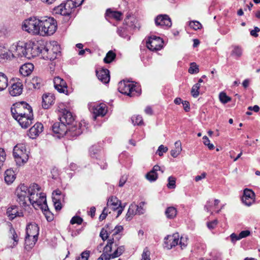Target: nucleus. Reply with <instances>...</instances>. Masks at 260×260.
<instances>
[{
    "instance_id": "f257e3e1",
    "label": "nucleus",
    "mask_w": 260,
    "mask_h": 260,
    "mask_svg": "<svg viewBox=\"0 0 260 260\" xmlns=\"http://www.w3.org/2000/svg\"><path fill=\"white\" fill-rule=\"evenodd\" d=\"M59 47L56 45L54 49L56 50L53 51L49 50L48 46L45 43L41 42L37 44H33L31 45L26 46V53H25V57L28 59L35 57L41 54L42 57L44 59L54 60L56 58L58 49Z\"/></svg>"
},
{
    "instance_id": "f03ea898",
    "label": "nucleus",
    "mask_w": 260,
    "mask_h": 260,
    "mask_svg": "<svg viewBox=\"0 0 260 260\" xmlns=\"http://www.w3.org/2000/svg\"><path fill=\"white\" fill-rule=\"evenodd\" d=\"M52 130L54 133L59 134V137L67 135L68 137L73 138L81 135L83 131V128L82 123L79 124L78 128L75 125L67 127V125L60 121L53 124Z\"/></svg>"
},
{
    "instance_id": "7ed1b4c3",
    "label": "nucleus",
    "mask_w": 260,
    "mask_h": 260,
    "mask_svg": "<svg viewBox=\"0 0 260 260\" xmlns=\"http://www.w3.org/2000/svg\"><path fill=\"white\" fill-rule=\"evenodd\" d=\"M117 246V244L114 243L113 238L109 239L104 248L103 253L98 260H110L120 256L124 251L125 248L124 246Z\"/></svg>"
},
{
    "instance_id": "20e7f679",
    "label": "nucleus",
    "mask_w": 260,
    "mask_h": 260,
    "mask_svg": "<svg viewBox=\"0 0 260 260\" xmlns=\"http://www.w3.org/2000/svg\"><path fill=\"white\" fill-rule=\"evenodd\" d=\"M41 188L36 183L30 185L29 203L36 209L47 208L46 196L40 192Z\"/></svg>"
},
{
    "instance_id": "39448f33",
    "label": "nucleus",
    "mask_w": 260,
    "mask_h": 260,
    "mask_svg": "<svg viewBox=\"0 0 260 260\" xmlns=\"http://www.w3.org/2000/svg\"><path fill=\"white\" fill-rule=\"evenodd\" d=\"M84 0H68L53 9V13L62 16H69L73 9L80 6Z\"/></svg>"
},
{
    "instance_id": "423d86ee",
    "label": "nucleus",
    "mask_w": 260,
    "mask_h": 260,
    "mask_svg": "<svg viewBox=\"0 0 260 260\" xmlns=\"http://www.w3.org/2000/svg\"><path fill=\"white\" fill-rule=\"evenodd\" d=\"M40 36H50L53 35L57 29V22L52 17H44L41 18Z\"/></svg>"
},
{
    "instance_id": "0eeeda50",
    "label": "nucleus",
    "mask_w": 260,
    "mask_h": 260,
    "mask_svg": "<svg viewBox=\"0 0 260 260\" xmlns=\"http://www.w3.org/2000/svg\"><path fill=\"white\" fill-rule=\"evenodd\" d=\"M30 186L27 187L24 184L19 185L15 190L16 201L20 206H26L29 203Z\"/></svg>"
},
{
    "instance_id": "6e6552de",
    "label": "nucleus",
    "mask_w": 260,
    "mask_h": 260,
    "mask_svg": "<svg viewBox=\"0 0 260 260\" xmlns=\"http://www.w3.org/2000/svg\"><path fill=\"white\" fill-rule=\"evenodd\" d=\"M40 22L39 19L36 17H30L25 20L22 25V28L23 30L34 35H40Z\"/></svg>"
},
{
    "instance_id": "1a4fd4ad",
    "label": "nucleus",
    "mask_w": 260,
    "mask_h": 260,
    "mask_svg": "<svg viewBox=\"0 0 260 260\" xmlns=\"http://www.w3.org/2000/svg\"><path fill=\"white\" fill-rule=\"evenodd\" d=\"M13 154L17 166H22L28 161V155L23 144H17L14 147Z\"/></svg>"
},
{
    "instance_id": "9d476101",
    "label": "nucleus",
    "mask_w": 260,
    "mask_h": 260,
    "mask_svg": "<svg viewBox=\"0 0 260 260\" xmlns=\"http://www.w3.org/2000/svg\"><path fill=\"white\" fill-rule=\"evenodd\" d=\"M11 111L14 118L22 116V115H31V112H32L31 106L24 102L13 104Z\"/></svg>"
},
{
    "instance_id": "9b49d317",
    "label": "nucleus",
    "mask_w": 260,
    "mask_h": 260,
    "mask_svg": "<svg viewBox=\"0 0 260 260\" xmlns=\"http://www.w3.org/2000/svg\"><path fill=\"white\" fill-rule=\"evenodd\" d=\"M118 89L120 93L128 95L130 97L139 94V92L136 89V86L129 82L120 81L118 83Z\"/></svg>"
},
{
    "instance_id": "f8f14e48",
    "label": "nucleus",
    "mask_w": 260,
    "mask_h": 260,
    "mask_svg": "<svg viewBox=\"0 0 260 260\" xmlns=\"http://www.w3.org/2000/svg\"><path fill=\"white\" fill-rule=\"evenodd\" d=\"M59 119L60 121L67 125V127L72 126L74 125H77V127H78L79 123L82 124L83 131L86 127V122L85 121H82L81 122L77 123L75 121L74 117L73 116L72 113L67 110H65L63 112V114L61 117H60Z\"/></svg>"
},
{
    "instance_id": "ddd939ff",
    "label": "nucleus",
    "mask_w": 260,
    "mask_h": 260,
    "mask_svg": "<svg viewBox=\"0 0 260 260\" xmlns=\"http://www.w3.org/2000/svg\"><path fill=\"white\" fill-rule=\"evenodd\" d=\"M163 40L159 37L155 36L149 37L146 42V46L148 49L151 51L160 50L162 47Z\"/></svg>"
},
{
    "instance_id": "4468645a",
    "label": "nucleus",
    "mask_w": 260,
    "mask_h": 260,
    "mask_svg": "<svg viewBox=\"0 0 260 260\" xmlns=\"http://www.w3.org/2000/svg\"><path fill=\"white\" fill-rule=\"evenodd\" d=\"M255 194L254 192L249 189L246 188L244 190L242 201L243 204L247 206H251L254 202Z\"/></svg>"
},
{
    "instance_id": "2eb2a0df",
    "label": "nucleus",
    "mask_w": 260,
    "mask_h": 260,
    "mask_svg": "<svg viewBox=\"0 0 260 260\" xmlns=\"http://www.w3.org/2000/svg\"><path fill=\"white\" fill-rule=\"evenodd\" d=\"M11 51L13 57H25L26 53V46L13 44L11 46Z\"/></svg>"
},
{
    "instance_id": "dca6fc26",
    "label": "nucleus",
    "mask_w": 260,
    "mask_h": 260,
    "mask_svg": "<svg viewBox=\"0 0 260 260\" xmlns=\"http://www.w3.org/2000/svg\"><path fill=\"white\" fill-rule=\"evenodd\" d=\"M165 247L170 249L179 244V236L178 233L168 236L165 238Z\"/></svg>"
},
{
    "instance_id": "f3484780",
    "label": "nucleus",
    "mask_w": 260,
    "mask_h": 260,
    "mask_svg": "<svg viewBox=\"0 0 260 260\" xmlns=\"http://www.w3.org/2000/svg\"><path fill=\"white\" fill-rule=\"evenodd\" d=\"M155 23L156 26L161 27H170L172 25L170 18L167 15H159L155 19Z\"/></svg>"
},
{
    "instance_id": "a211bd4d",
    "label": "nucleus",
    "mask_w": 260,
    "mask_h": 260,
    "mask_svg": "<svg viewBox=\"0 0 260 260\" xmlns=\"http://www.w3.org/2000/svg\"><path fill=\"white\" fill-rule=\"evenodd\" d=\"M92 111L95 117L96 116H104L107 112V106L105 104H94L91 108H89Z\"/></svg>"
},
{
    "instance_id": "6ab92c4d",
    "label": "nucleus",
    "mask_w": 260,
    "mask_h": 260,
    "mask_svg": "<svg viewBox=\"0 0 260 260\" xmlns=\"http://www.w3.org/2000/svg\"><path fill=\"white\" fill-rule=\"evenodd\" d=\"M55 88L60 93L67 92V85L66 81L60 77H55L53 80Z\"/></svg>"
},
{
    "instance_id": "aec40b11",
    "label": "nucleus",
    "mask_w": 260,
    "mask_h": 260,
    "mask_svg": "<svg viewBox=\"0 0 260 260\" xmlns=\"http://www.w3.org/2000/svg\"><path fill=\"white\" fill-rule=\"evenodd\" d=\"M14 119L19 122V124L22 128H26L32 123L33 113L31 112V115H22V116L18 117Z\"/></svg>"
},
{
    "instance_id": "412c9836",
    "label": "nucleus",
    "mask_w": 260,
    "mask_h": 260,
    "mask_svg": "<svg viewBox=\"0 0 260 260\" xmlns=\"http://www.w3.org/2000/svg\"><path fill=\"white\" fill-rule=\"evenodd\" d=\"M9 93L13 96H18L22 93L23 84L20 80L14 83L9 88Z\"/></svg>"
},
{
    "instance_id": "4be33fe9",
    "label": "nucleus",
    "mask_w": 260,
    "mask_h": 260,
    "mask_svg": "<svg viewBox=\"0 0 260 260\" xmlns=\"http://www.w3.org/2000/svg\"><path fill=\"white\" fill-rule=\"evenodd\" d=\"M52 201L54 203L55 208L56 210H60L61 209V199L63 198L64 195L59 189H56L52 192Z\"/></svg>"
},
{
    "instance_id": "5701e85b",
    "label": "nucleus",
    "mask_w": 260,
    "mask_h": 260,
    "mask_svg": "<svg viewBox=\"0 0 260 260\" xmlns=\"http://www.w3.org/2000/svg\"><path fill=\"white\" fill-rule=\"evenodd\" d=\"M55 101V96L52 93H45L42 96V107L45 109H49Z\"/></svg>"
},
{
    "instance_id": "b1692460",
    "label": "nucleus",
    "mask_w": 260,
    "mask_h": 260,
    "mask_svg": "<svg viewBox=\"0 0 260 260\" xmlns=\"http://www.w3.org/2000/svg\"><path fill=\"white\" fill-rule=\"evenodd\" d=\"M43 126L41 123H36L28 132V136L31 139H35L43 131Z\"/></svg>"
},
{
    "instance_id": "393cba45",
    "label": "nucleus",
    "mask_w": 260,
    "mask_h": 260,
    "mask_svg": "<svg viewBox=\"0 0 260 260\" xmlns=\"http://www.w3.org/2000/svg\"><path fill=\"white\" fill-rule=\"evenodd\" d=\"M39 233V228L37 224L30 223L26 226V236L38 239Z\"/></svg>"
},
{
    "instance_id": "a878e982",
    "label": "nucleus",
    "mask_w": 260,
    "mask_h": 260,
    "mask_svg": "<svg viewBox=\"0 0 260 260\" xmlns=\"http://www.w3.org/2000/svg\"><path fill=\"white\" fill-rule=\"evenodd\" d=\"M96 75L99 80L104 83H108L110 81L109 71L108 69L96 70Z\"/></svg>"
},
{
    "instance_id": "bb28decb",
    "label": "nucleus",
    "mask_w": 260,
    "mask_h": 260,
    "mask_svg": "<svg viewBox=\"0 0 260 260\" xmlns=\"http://www.w3.org/2000/svg\"><path fill=\"white\" fill-rule=\"evenodd\" d=\"M122 13L119 11H113L111 9H108L105 13V18L107 20L114 19L119 21L122 18Z\"/></svg>"
},
{
    "instance_id": "cd10ccee",
    "label": "nucleus",
    "mask_w": 260,
    "mask_h": 260,
    "mask_svg": "<svg viewBox=\"0 0 260 260\" xmlns=\"http://www.w3.org/2000/svg\"><path fill=\"white\" fill-rule=\"evenodd\" d=\"M34 69V65L31 63H27L23 64L19 69L20 73L23 76L29 75Z\"/></svg>"
},
{
    "instance_id": "c85d7f7f",
    "label": "nucleus",
    "mask_w": 260,
    "mask_h": 260,
    "mask_svg": "<svg viewBox=\"0 0 260 260\" xmlns=\"http://www.w3.org/2000/svg\"><path fill=\"white\" fill-rule=\"evenodd\" d=\"M16 179V174L12 169H7L4 174V179L5 182L10 185L12 184Z\"/></svg>"
},
{
    "instance_id": "c756f323",
    "label": "nucleus",
    "mask_w": 260,
    "mask_h": 260,
    "mask_svg": "<svg viewBox=\"0 0 260 260\" xmlns=\"http://www.w3.org/2000/svg\"><path fill=\"white\" fill-rule=\"evenodd\" d=\"M22 213L18 211V207L16 206H11L7 210V215L10 220L14 219L17 216H20Z\"/></svg>"
},
{
    "instance_id": "7c9ffc66",
    "label": "nucleus",
    "mask_w": 260,
    "mask_h": 260,
    "mask_svg": "<svg viewBox=\"0 0 260 260\" xmlns=\"http://www.w3.org/2000/svg\"><path fill=\"white\" fill-rule=\"evenodd\" d=\"M243 52V49L241 46L238 45H233L232 46L231 55L235 59H238L240 58L242 56Z\"/></svg>"
},
{
    "instance_id": "2f4dec72",
    "label": "nucleus",
    "mask_w": 260,
    "mask_h": 260,
    "mask_svg": "<svg viewBox=\"0 0 260 260\" xmlns=\"http://www.w3.org/2000/svg\"><path fill=\"white\" fill-rule=\"evenodd\" d=\"M121 205V201L115 196L109 198L107 202V206L112 207L114 210L118 209Z\"/></svg>"
},
{
    "instance_id": "473e14b6",
    "label": "nucleus",
    "mask_w": 260,
    "mask_h": 260,
    "mask_svg": "<svg viewBox=\"0 0 260 260\" xmlns=\"http://www.w3.org/2000/svg\"><path fill=\"white\" fill-rule=\"evenodd\" d=\"M11 56H12L11 49L9 50L4 46H0V61L10 58Z\"/></svg>"
},
{
    "instance_id": "72a5a7b5",
    "label": "nucleus",
    "mask_w": 260,
    "mask_h": 260,
    "mask_svg": "<svg viewBox=\"0 0 260 260\" xmlns=\"http://www.w3.org/2000/svg\"><path fill=\"white\" fill-rule=\"evenodd\" d=\"M136 204L135 203L131 204L125 216V219L126 220H131L134 215L137 214V213L136 212Z\"/></svg>"
},
{
    "instance_id": "f704fd0d",
    "label": "nucleus",
    "mask_w": 260,
    "mask_h": 260,
    "mask_svg": "<svg viewBox=\"0 0 260 260\" xmlns=\"http://www.w3.org/2000/svg\"><path fill=\"white\" fill-rule=\"evenodd\" d=\"M8 85V79L3 73L0 72V91L5 90Z\"/></svg>"
},
{
    "instance_id": "c9c22d12",
    "label": "nucleus",
    "mask_w": 260,
    "mask_h": 260,
    "mask_svg": "<svg viewBox=\"0 0 260 260\" xmlns=\"http://www.w3.org/2000/svg\"><path fill=\"white\" fill-rule=\"evenodd\" d=\"M175 149L171 151V155L173 157H177L182 151L181 143L180 141H177L175 143Z\"/></svg>"
},
{
    "instance_id": "e433bc0d",
    "label": "nucleus",
    "mask_w": 260,
    "mask_h": 260,
    "mask_svg": "<svg viewBox=\"0 0 260 260\" xmlns=\"http://www.w3.org/2000/svg\"><path fill=\"white\" fill-rule=\"evenodd\" d=\"M177 209L174 207H168L165 211V215L168 219H173L177 215Z\"/></svg>"
},
{
    "instance_id": "4c0bfd02",
    "label": "nucleus",
    "mask_w": 260,
    "mask_h": 260,
    "mask_svg": "<svg viewBox=\"0 0 260 260\" xmlns=\"http://www.w3.org/2000/svg\"><path fill=\"white\" fill-rule=\"evenodd\" d=\"M38 239L26 236L25 239V248L31 249L35 245Z\"/></svg>"
},
{
    "instance_id": "58836bf2",
    "label": "nucleus",
    "mask_w": 260,
    "mask_h": 260,
    "mask_svg": "<svg viewBox=\"0 0 260 260\" xmlns=\"http://www.w3.org/2000/svg\"><path fill=\"white\" fill-rule=\"evenodd\" d=\"M116 57V54L112 50L109 51L106 54L104 59V61L106 63H111Z\"/></svg>"
},
{
    "instance_id": "ea45409f",
    "label": "nucleus",
    "mask_w": 260,
    "mask_h": 260,
    "mask_svg": "<svg viewBox=\"0 0 260 260\" xmlns=\"http://www.w3.org/2000/svg\"><path fill=\"white\" fill-rule=\"evenodd\" d=\"M42 80L38 77H35L31 80V84L34 88L39 89L42 85Z\"/></svg>"
},
{
    "instance_id": "a19ab883",
    "label": "nucleus",
    "mask_w": 260,
    "mask_h": 260,
    "mask_svg": "<svg viewBox=\"0 0 260 260\" xmlns=\"http://www.w3.org/2000/svg\"><path fill=\"white\" fill-rule=\"evenodd\" d=\"M146 178L150 182H153L157 179L158 175L157 173L151 170L146 174Z\"/></svg>"
},
{
    "instance_id": "79ce46f5",
    "label": "nucleus",
    "mask_w": 260,
    "mask_h": 260,
    "mask_svg": "<svg viewBox=\"0 0 260 260\" xmlns=\"http://www.w3.org/2000/svg\"><path fill=\"white\" fill-rule=\"evenodd\" d=\"M42 211L44 212V214L45 215L46 219L48 221H51L53 219V214L49 211L48 207L45 208L43 207V208H41Z\"/></svg>"
},
{
    "instance_id": "37998d69",
    "label": "nucleus",
    "mask_w": 260,
    "mask_h": 260,
    "mask_svg": "<svg viewBox=\"0 0 260 260\" xmlns=\"http://www.w3.org/2000/svg\"><path fill=\"white\" fill-rule=\"evenodd\" d=\"M145 205V202H141L139 203V205L136 204V212L138 215H142L145 212V209L144 208V205Z\"/></svg>"
},
{
    "instance_id": "c03bdc74",
    "label": "nucleus",
    "mask_w": 260,
    "mask_h": 260,
    "mask_svg": "<svg viewBox=\"0 0 260 260\" xmlns=\"http://www.w3.org/2000/svg\"><path fill=\"white\" fill-rule=\"evenodd\" d=\"M219 98L222 103L226 104L231 101V98L228 96L225 92H222L219 95Z\"/></svg>"
},
{
    "instance_id": "a18cd8bd",
    "label": "nucleus",
    "mask_w": 260,
    "mask_h": 260,
    "mask_svg": "<svg viewBox=\"0 0 260 260\" xmlns=\"http://www.w3.org/2000/svg\"><path fill=\"white\" fill-rule=\"evenodd\" d=\"M99 152V149L98 146H92L89 149V153L91 157L98 158V153Z\"/></svg>"
},
{
    "instance_id": "49530a36",
    "label": "nucleus",
    "mask_w": 260,
    "mask_h": 260,
    "mask_svg": "<svg viewBox=\"0 0 260 260\" xmlns=\"http://www.w3.org/2000/svg\"><path fill=\"white\" fill-rule=\"evenodd\" d=\"M132 123L134 125H142L143 124L142 117L139 115L133 116L131 118Z\"/></svg>"
},
{
    "instance_id": "de8ad7c7",
    "label": "nucleus",
    "mask_w": 260,
    "mask_h": 260,
    "mask_svg": "<svg viewBox=\"0 0 260 260\" xmlns=\"http://www.w3.org/2000/svg\"><path fill=\"white\" fill-rule=\"evenodd\" d=\"M200 87V84L196 83L192 87L191 93L193 97L197 98L199 94V90Z\"/></svg>"
},
{
    "instance_id": "09e8293b",
    "label": "nucleus",
    "mask_w": 260,
    "mask_h": 260,
    "mask_svg": "<svg viewBox=\"0 0 260 260\" xmlns=\"http://www.w3.org/2000/svg\"><path fill=\"white\" fill-rule=\"evenodd\" d=\"M199 72V66L197 65L195 62H191L190 64V67L188 69V72L190 74H193L198 73Z\"/></svg>"
},
{
    "instance_id": "8fccbe9b",
    "label": "nucleus",
    "mask_w": 260,
    "mask_h": 260,
    "mask_svg": "<svg viewBox=\"0 0 260 260\" xmlns=\"http://www.w3.org/2000/svg\"><path fill=\"white\" fill-rule=\"evenodd\" d=\"M150 252L148 247H145L142 254L141 260H150Z\"/></svg>"
},
{
    "instance_id": "3c124183",
    "label": "nucleus",
    "mask_w": 260,
    "mask_h": 260,
    "mask_svg": "<svg viewBox=\"0 0 260 260\" xmlns=\"http://www.w3.org/2000/svg\"><path fill=\"white\" fill-rule=\"evenodd\" d=\"M167 187L170 189H174L176 187V178L173 176L168 178Z\"/></svg>"
},
{
    "instance_id": "603ef678",
    "label": "nucleus",
    "mask_w": 260,
    "mask_h": 260,
    "mask_svg": "<svg viewBox=\"0 0 260 260\" xmlns=\"http://www.w3.org/2000/svg\"><path fill=\"white\" fill-rule=\"evenodd\" d=\"M117 32L118 35L124 38H127L128 40L129 39V36L126 34V28L120 27L118 29Z\"/></svg>"
},
{
    "instance_id": "864d4df0",
    "label": "nucleus",
    "mask_w": 260,
    "mask_h": 260,
    "mask_svg": "<svg viewBox=\"0 0 260 260\" xmlns=\"http://www.w3.org/2000/svg\"><path fill=\"white\" fill-rule=\"evenodd\" d=\"M83 222V219L79 216H75L73 217L70 221V223L72 224H77L78 225L81 224Z\"/></svg>"
},
{
    "instance_id": "5fc2aeb1",
    "label": "nucleus",
    "mask_w": 260,
    "mask_h": 260,
    "mask_svg": "<svg viewBox=\"0 0 260 260\" xmlns=\"http://www.w3.org/2000/svg\"><path fill=\"white\" fill-rule=\"evenodd\" d=\"M179 241V244L182 249H183L187 245L188 238L187 236H181Z\"/></svg>"
},
{
    "instance_id": "6e6d98bb",
    "label": "nucleus",
    "mask_w": 260,
    "mask_h": 260,
    "mask_svg": "<svg viewBox=\"0 0 260 260\" xmlns=\"http://www.w3.org/2000/svg\"><path fill=\"white\" fill-rule=\"evenodd\" d=\"M6 154L4 149L0 148V169L6 160Z\"/></svg>"
},
{
    "instance_id": "4d7b16f0",
    "label": "nucleus",
    "mask_w": 260,
    "mask_h": 260,
    "mask_svg": "<svg viewBox=\"0 0 260 260\" xmlns=\"http://www.w3.org/2000/svg\"><path fill=\"white\" fill-rule=\"evenodd\" d=\"M203 140V143L205 145L208 146L209 150H213L214 148V145L210 143V140L207 136H204Z\"/></svg>"
},
{
    "instance_id": "13d9d810",
    "label": "nucleus",
    "mask_w": 260,
    "mask_h": 260,
    "mask_svg": "<svg viewBox=\"0 0 260 260\" xmlns=\"http://www.w3.org/2000/svg\"><path fill=\"white\" fill-rule=\"evenodd\" d=\"M189 26L194 30L199 29L202 27L201 24L197 21H191L189 23Z\"/></svg>"
},
{
    "instance_id": "bf43d9fd",
    "label": "nucleus",
    "mask_w": 260,
    "mask_h": 260,
    "mask_svg": "<svg viewBox=\"0 0 260 260\" xmlns=\"http://www.w3.org/2000/svg\"><path fill=\"white\" fill-rule=\"evenodd\" d=\"M89 251H85L81 254V256L76 258V260H88L89 256Z\"/></svg>"
},
{
    "instance_id": "052dcab7",
    "label": "nucleus",
    "mask_w": 260,
    "mask_h": 260,
    "mask_svg": "<svg viewBox=\"0 0 260 260\" xmlns=\"http://www.w3.org/2000/svg\"><path fill=\"white\" fill-rule=\"evenodd\" d=\"M110 234L106 231L105 228H103L100 232V236L103 241H105L109 237Z\"/></svg>"
},
{
    "instance_id": "680f3d73",
    "label": "nucleus",
    "mask_w": 260,
    "mask_h": 260,
    "mask_svg": "<svg viewBox=\"0 0 260 260\" xmlns=\"http://www.w3.org/2000/svg\"><path fill=\"white\" fill-rule=\"evenodd\" d=\"M168 149L167 147H165L163 145H161L158 147L157 151V153L158 155L161 156L163 155V153L166 152Z\"/></svg>"
},
{
    "instance_id": "e2e57ef3",
    "label": "nucleus",
    "mask_w": 260,
    "mask_h": 260,
    "mask_svg": "<svg viewBox=\"0 0 260 260\" xmlns=\"http://www.w3.org/2000/svg\"><path fill=\"white\" fill-rule=\"evenodd\" d=\"M10 232L12 234V239L14 240L13 246H15L17 244L18 241V238L17 234L16 233L14 229H11Z\"/></svg>"
},
{
    "instance_id": "0e129e2a",
    "label": "nucleus",
    "mask_w": 260,
    "mask_h": 260,
    "mask_svg": "<svg viewBox=\"0 0 260 260\" xmlns=\"http://www.w3.org/2000/svg\"><path fill=\"white\" fill-rule=\"evenodd\" d=\"M250 234V232L248 230L243 231L240 233L238 235L239 237H240V239L245 238L248 236Z\"/></svg>"
},
{
    "instance_id": "69168bd1",
    "label": "nucleus",
    "mask_w": 260,
    "mask_h": 260,
    "mask_svg": "<svg viewBox=\"0 0 260 260\" xmlns=\"http://www.w3.org/2000/svg\"><path fill=\"white\" fill-rule=\"evenodd\" d=\"M123 230V226L121 225H116L114 228V233L113 236L116 235L119 233Z\"/></svg>"
},
{
    "instance_id": "338daca9",
    "label": "nucleus",
    "mask_w": 260,
    "mask_h": 260,
    "mask_svg": "<svg viewBox=\"0 0 260 260\" xmlns=\"http://www.w3.org/2000/svg\"><path fill=\"white\" fill-rule=\"evenodd\" d=\"M217 224V220H214L211 222L207 223V226L209 229H213Z\"/></svg>"
},
{
    "instance_id": "774afa93",
    "label": "nucleus",
    "mask_w": 260,
    "mask_h": 260,
    "mask_svg": "<svg viewBox=\"0 0 260 260\" xmlns=\"http://www.w3.org/2000/svg\"><path fill=\"white\" fill-rule=\"evenodd\" d=\"M259 31L260 29L258 27L255 26L254 29L250 31V35L254 37H258L257 32Z\"/></svg>"
}]
</instances>
